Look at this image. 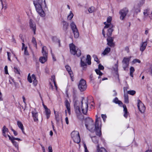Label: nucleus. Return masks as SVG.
Here are the masks:
<instances>
[{
  "label": "nucleus",
  "instance_id": "1",
  "mask_svg": "<svg viewBox=\"0 0 152 152\" xmlns=\"http://www.w3.org/2000/svg\"><path fill=\"white\" fill-rule=\"evenodd\" d=\"M73 102L75 113L78 118H79L82 113L86 114L88 107V99L87 98H83L81 101L77 100L76 97L73 96Z\"/></svg>",
  "mask_w": 152,
  "mask_h": 152
},
{
  "label": "nucleus",
  "instance_id": "2",
  "mask_svg": "<svg viewBox=\"0 0 152 152\" xmlns=\"http://www.w3.org/2000/svg\"><path fill=\"white\" fill-rule=\"evenodd\" d=\"M85 125L87 129L91 132L95 131L97 135H101L102 123L100 118L98 117L97 115H96L95 125L92 119L88 118L85 120Z\"/></svg>",
  "mask_w": 152,
  "mask_h": 152
},
{
  "label": "nucleus",
  "instance_id": "3",
  "mask_svg": "<svg viewBox=\"0 0 152 152\" xmlns=\"http://www.w3.org/2000/svg\"><path fill=\"white\" fill-rule=\"evenodd\" d=\"M34 5L36 10L38 14L41 16H44L45 13L42 9V6L44 5L46 6L45 0H36L34 1Z\"/></svg>",
  "mask_w": 152,
  "mask_h": 152
},
{
  "label": "nucleus",
  "instance_id": "4",
  "mask_svg": "<svg viewBox=\"0 0 152 152\" xmlns=\"http://www.w3.org/2000/svg\"><path fill=\"white\" fill-rule=\"evenodd\" d=\"M113 29H103L102 31V34L104 37L105 36H108L107 39V45L110 47H113L114 44L113 42V38L109 37L111 35Z\"/></svg>",
  "mask_w": 152,
  "mask_h": 152
},
{
  "label": "nucleus",
  "instance_id": "5",
  "mask_svg": "<svg viewBox=\"0 0 152 152\" xmlns=\"http://www.w3.org/2000/svg\"><path fill=\"white\" fill-rule=\"evenodd\" d=\"M91 57L89 55H87L86 58L84 56L81 57L80 64L83 70L86 69L87 68V64L89 65H91Z\"/></svg>",
  "mask_w": 152,
  "mask_h": 152
},
{
  "label": "nucleus",
  "instance_id": "6",
  "mask_svg": "<svg viewBox=\"0 0 152 152\" xmlns=\"http://www.w3.org/2000/svg\"><path fill=\"white\" fill-rule=\"evenodd\" d=\"M70 51L71 53L73 55H76L78 56H80L81 55V52L80 50L76 49L75 45L73 44L69 45Z\"/></svg>",
  "mask_w": 152,
  "mask_h": 152
},
{
  "label": "nucleus",
  "instance_id": "7",
  "mask_svg": "<svg viewBox=\"0 0 152 152\" xmlns=\"http://www.w3.org/2000/svg\"><path fill=\"white\" fill-rule=\"evenodd\" d=\"M72 138L74 141L77 144L80 141V138L79 133L77 131H74L71 134Z\"/></svg>",
  "mask_w": 152,
  "mask_h": 152
},
{
  "label": "nucleus",
  "instance_id": "8",
  "mask_svg": "<svg viewBox=\"0 0 152 152\" xmlns=\"http://www.w3.org/2000/svg\"><path fill=\"white\" fill-rule=\"evenodd\" d=\"M78 86L80 91L83 92L85 91L87 87L86 81L84 79H81L80 81Z\"/></svg>",
  "mask_w": 152,
  "mask_h": 152
},
{
  "label": "nucleus",
  "instance_id": "9",
  "mask_svg": "<svg viewBox=\"0 0 152 152\" xmlns=\"http://www.w3.org/2000/svg\"><path fill=\"white\" fill-rule=\"evenodd\" d=\"M27 80L29 83H31L33 82V85L34 86H36L38 83L37 80L34 74H32L31 75L29 73L28 76Z\"/></svg>",
  "mask_w": 152,
  "mask_h": 152
},
{
  "label": "nucleus",
  "instance_id": "10",
  "mask_svg": "<svg viewBox=\"0 0 152 152\" xmlns=\"http://www.w3.org/2000/svg\"><path fill=\"white\" fill-rule=\"evenodd\" d=\"M55 79V76H52L50 80H49L50 88L52 90H57V87L56 84Z\"/></svg>",
  "mask_w": 152,
  "mask_h": 152
},
{
  "label": "nucleus",
  "instance_id": "11",
  "mask_svg": "<svg viewBox=\"0 0 152 152\" xmlns=\"http://www.w3.org/2000/svg\"><path fill=\"white\" fill-rule=\"evenodd\" d=\"M131 58V56L124 57L122 61L123 63V67L124 70H126L129 65V62Z\"/></svg>",
  "mask_w": 152,
  "mask_h": 152
},
{
  "label": "nucleus",
  "instance_id": "12",
  "mask_svg": "<svg viewBox=\"0 0 152 152\" xmlns=\"http://www.w3.org/2000/svg\"><path fill=\"white\" fill-rule=\"evenodd\" d=\"M137 106L140 112L142 113H144L145 110V107L143 104L139 99L137 100Z\"/></svg>",
  "mask_w": 152,
  "mask_h": 152
},
{
  "label": "nucleus",
  "instance_id": "13",
  "mask_svg": "<svg viewBox=\"0 0 152 152\" xmlns=\"http://www.w3.org/2000/svg\"><path fill=\"white\" fill-rule=\"evenodd\" d=\"M65 105L66 108V110L65 111L66 116L67 115V113H68L69 115H70L71 114V107L70 103L67 100H65Z\"/></svg>",
  "mask_w": 152,
  "mask_h": 152
},
{
  "label": "nucleus",
  "instance_id": "14",
  "mask_svg": "<svg viewBox=\"0 0 152 152\" xmlns=\"http://www.w3.org/2000/svg\"><path fill=\"white\" fill-rule=\"evenodd\" d=\"M104 69V67L101 64H99L98 66V69H96L95 70V71L96 74L99 75L98 78L99 79L101 78V76L103 75L100 70H103Z\"/></svg>",
  "mask_w": 152,
  "mask_h": 152
},
{
  "label": "nucleus",
  "instance_id": "15",
  "mask_svg": "<svg viewBox=\"0 0 152 152\" xmlns=\"http://www.w3.org/2000/svg\"><path fill=\"white\" fill-rule=\"evenodd\" d=\"M128 10L126 8H125L121 10L119 12V13L121 15L120 16V19L122 20H123L128 13Z\"/></svg>",
  "mask_w": 152,
  "mask_h": 152
},
{
  "label": "nucleus",
  "instance_id": "16",
  "mask_svg": "<svg viewBox=\"0 0 152 152\" xmlns=\"http://www.w3.org/2000/svg\"><path fill=\"white\" fill-rule=\"evenodd\" d=\"M32 117L35 122H37L38 121V113L37 110L34 109L31 112Z\"/></svg>",
  "mask_w": 152,
  "mask_h": 152
},
{
  "label": "nucleus",
  "instance_id": "17",
  "mask_svg": "<svg viewBox=\"0 0 152 152\" xmlns=\"http://www.w3.org/2000/svg\"><path fill=\"white\" fill-rule=\"evenodd\" d=\"M42 105L45 109V113L46 116L47 118L48 119L50 117L51 114L50 110V109H48L44 104H43Z\"/></svg>",
  "mask_w": 152,
  "mask_h": 152
},
{
  "label": "nucleus",
  "instance_id": "18",
  "mask_svg": "<svg viewBox=\"0 0 152 152\" xmlns=\"http://www.w3.org/2000/svg\"><path fill=\"white\" fill-rule=\"evenodd\" d=\"M65 67L66 70L68 71L69 74V75L72 80V81H73L74 80V78L73 77V75L72 72L71 70L70 67L68 65H66L65 66Z\"/></svg>",
  "mask_w": 152,
  "mask_h": 152
},
{
  "label": "nucleus",
  "instance_id": "19",
  "mask_svg": "<svg viewBox=\"0 0 152 152\" xmlns=\"http://www.w3.org/2000/svg\"><path fill=\"white\" fill-rule=\"evenodd\" d=\"M147 41L145 42H142L140 46V50L142 52H143L145 49L147 45Z\"/></svg>",
  "mask_w": 152,
  "mask_h": 152
},
{
  "label": "nucleus",
  "instance_id": "20",
  "mask_svg": "<svg viewBox=\"0 0 152 152\" xmlns=\"http://www.w3.org/2000/svg\"><path fill=\"white\" fill-rule=\"evenodd\" d=\"M2 133L3 135L5 137L8 136L7 133L9 132L8 129L5 126H4L2 128Z\"/></svg>",
  "mask_w": 152,
  "mask_h": 152
},
{
  "label": "nucleus",
  "instance_id": "21",
  "mask_svg": "<svg viewBox=\"0 0 152 152\" xmlns=\"http://www.w3.org/2000/svg\"><path fill=\"white\" fill-rule=\"evenodd\" d=\"M8 137H9V140L11 141V142L13 145L14 146L15 148L17 149V150H18L19 149L18 143L15 140H13V139H11V136H10L9 135H8Z\"/></svg>",
  "mask_w": 152,
  "mask_h": 152
},
{
  "label": "nucleus",
  "instance_id": "22",
  "mask_svg": "<svg viewBox=\"0 0 152 152\" xmlns=\"http://www.w3.org/2000/svg\"><path fill=\"white\" fill-rule=\"evenodd\" d=\"M123 107L124 108V117L126 118L129 114V113L128 112L126 106L125 105H124Z\"/></svg>",
  "mask_w": 152,
  "mask_h": 152
},
{
  "label": "nucleus",
  "instance_id": "23",
  "mask_svg": "<svg viewBox=\"0 0 152 152\" xmlns=\"http://www.w3.org/2000/svg\"><path fill=\"white\" fill-rule=\"evenodd\" d=\"M97 152H107L106 150L103 147H99V145H98L96 146Z\"/></svg>",
  "mask_w": 152,
  "mask_h": 152
},
{
  "label": "nucleus",
  "instance_id": "24",
  "mask_svg": "<svg viewBox=\"0 0 152 152\" xmlns=\"http://www.w3.org/2000/svg\"><path fill=\"white\" fill-rule=\"evenodd\" d=\"M17 124L19 128L21 129L23 133H24V128L21 122L19 121H17Z\"/></svg>",
  "mask_w": 152,
  "mask_h": 152
},
{
  "label": "nucleus",
  "instance_id": "25",
  "mask_svg": "<svg viewBox=\"0 0 152 152\" xmlns=\"http://www.w3.org/2000/svg\"><path fill=\"white\" fill-rule=\"evenodd\" d=\"M48 56H43L40 57L39 61L42 63H45L47 60Z\"/></svg>",
  "mask_w": 152,
  "mask_h": 152
},
{
  "label": "nucleus",
  "instance_id": "26",
  "mask_svg": "<svg viewBox=\"0 0 152 152\" xmlns=\"http://www.w3.org/2000/svg\"><path fill=\"white\" fill-rule=\"evenodd\" d=\"M42 52L43 56H48V51L46 47L43 46L42 47Z\"/></svg>",
  "mask_w": 152,
  "mask_h": 152
},
{
  "label": "nucleus",
  "instance_id": "27",
  "mask_svg": "<svg viewBox=\"0 0 152 152\" xmlns=\"http://www.w3.org/2000/svg\"><path fill=\"white\" fill-rule=\"evenodd\" d=\"M118 60L117 61L116 63L112 67L113 70L116 72V74L118 73Z\"/></svg>",
  "mask_w": 152,
  "mask_h": 152
},
{
  "label": "nucleus",
  "instance_id": "28",
  "mask_svg": "<svg viewBox=\"0 0 152 152\" xmlns=\"http://www.w3.org/2000/svg\"><path fill=\"white\" fill-rule=\"evenodd\" d=\"M110 51V48L109 47H107L104 50L102 53L103 56H105L109 53Z\"/></svg>",
  "mask_w": 152,
  "mask_h": 152
},
{
  "label": "nucleus",
  "instance_id": "29",
  "mask_svg": "<svg viewBox=\"0 0 152 152\" xmlns=\"http://www.w3.org/2000/svg\"><path fill=\"white\" fill-rule=\"evenodd\" d=\"M72 31L73 33L74 37L77 38H78L79 37V32L78 31L77 29H72Z\"/></svg>",
  "mask_w": 152,
  "mask_h": 152
},
{
  "label": "nucleus",
  "instance_id": "30",
  "mask_svg": "<svg viewBox=\"0 0 152 152\" xmlns=\"http://www.w3.org/2000/svg\"><path fill=\"white\" fill-rule=\"evenodd\" d=\"M22 49L24 50V54L26 55H28L29 54L27 50V47H25V45L24 43H22Z\"/></svg>",
  "mask_w": 152,
  "mask_h": 152
},
{
  "label": "nucleus",
  "instance_id": "31",
  "mask_svg": "<svg viewBox=\"0 0 152 152\" xmlns=\"http://www.w3.org/2000/svg\"><path fill=\"white\" fill-rule=\"evenodd\" d=\"M104 24L105 25V26L104 27V28H112L114 27V26H113L111 23L107 24L106 22H104Z\"/></svg>",
  "mask_w": 152,
  "mask_h": 152
},
{
  "label": "nucleus",
  "instance_id": "32",
  "mask_svg": "<svg viewBox=\"0 0 152 152\" xmlns=\"http://www.w3.org/2000/svg\"><path fill=\"white\" fill-rule=\"evenodd\" d=\"M113 102L116 104H118L120 106H123V103L120 101L118 100L117 98H115L113 100Z\"/></svg>",
  "mask_w": 152,
  "mask_h": 152
},
{
  "label": "nucleus",
  "instance_id": "33",
  "mask_svg": "<svg viewBox=\"0 0 152 152\" xmlns=\"http://www.w3.org/2000/svg\"><path fill=\"white\" fill-rule=\"evenodd\" d=\"M54 112L55 115L56 120L57 122H58L60 120V118L59 116L58 113L56 112L54 110Z\"/></svg>",
  "mask_w": 152,
  "mask_h": 152
},
{
  "label": "nucleus",
  "instance_id": "34",
  "mask_svg": "<svg viewBox=\"0 0 152 152\" xmlns=\"http://www.w3.org/2000/svg\"><path fill=\"white\" fill-rule=\"evenodd\" d=\"M150 10L147 9L144 10L143 12V14L145 17H146L150 14V12H149Z\"/></svg>",
  "mask_w": 152,
  "mask_h": 152
},
{
  "label": "nucleus",
  "instance_id": "35",
  "mask_svg": "<svg viewBox=\"0 0 152 152\" xmlns=\"http://www.w3.org/2000/svg\"><path fill=\"white\" fill-rule=\"evenodd\" d=\"M130 76L133 77V73L135 71V69L134 67L131 66L130 68Z\"/></svg>",
  "mask_w": 152,
  "mask_h": 152
},
{
  "label": "nucleus",
  "instance_id": "36",
  "mask_svg": "<svg viewBox=\"0 0 152 152\" xmlns=\"http://www.w3.org/2000/svg\"><path fill=\"white\" fill-rule=\"evenodd\" d=\"M92 141L95 143H97L98 142V139L96 136L91 137Z\"/></svg>",
  "mask_w": 152,
  "mask_h": 152
},
{
  "label": "nucleus",
  "instance_id": "37",
  "mask_svg": "<svg viewBox=\"0 0 152 152\" xmlns=\"http://www.w3.org/2000/svg\"><path fill=\"white\" fill-rule=\"evenodd\" d=\"M32 43L33 44L34 46L36 48H37V44L35 38L33 37L31 41Z\"/></svg>",
  "mask_w": 152,
  "mask_h": 152
},
{
  "label": "nucleus",
  "instance_id": "38",
  "mask_svg": "<svg viewBox=\"0 0 152 152\" xmlns=\"http://www.w3.org/2000/svg\"><path fill=\"white\" fill-rule=\"evenodd\" d=\"M124 99L125 102L126 103H128L129 102L128 96L127 95H125V94L124 95Z\"/></svg>",
  "mask_w": 152,
  "mask_h": 152
},
{
  "label": "nucleus",
  "instance_id": "39",
  "mask_svg": "<svg viewBox=\"0 0 152 152\" xmlns=\"http://www.w3.org/2000/svg\"><path fill=\"white\" fill-rule=\"evenodd\" d=\"M70 27L71 28H77L75 22L72 21L70 25Z\"/></svg>",
  "mask_w": 152,
  "mask_h": 152
},
{
  "label": "nucleus",
  "instance_id": "40",
  "mask_svg": "<svg viewBox=\"0 0 152 152\" xmlns=\"http://www.w3.org/2000/svg\"><path fill=\"white\" fill-rule=\"evenodd\" d=\"M74 16L73 13L71 11H70L69 15L67 16V19L69 20H71L73 17Z\"/></svg>",
  "mask_w": 152,
  "mask_h": 152
},
{
  "label": "nucleus",
  "instance_id": "41",
  "mask_svg": "<svg viewBox=\"0 0 152 152\" xmlns=\"http://www.w3.org/2000/svg\"><path fill=\"white\" fill-rule=\"evenodd\" d=\"M30 26L31 28H36V25L34 23H33L31 20H30Z\"/></svg>",
  "mask_w": 152,
  "mask_h": 152
},
{
  "label": "nucleus",
  "instance_id": "42",
  "mask_svg": "<svg viewBox=\"0 0 152 152\" xmlns=\"http://www.w3.org/2000/svg\"><path fill=\"white\" fill-rule=\"evenodd\" d=\"M52 40L54 42H58L60 44V40L56 37H53L52 38Z\"/></svg>",
  "mask_w": 152,
  "mask_h": 152
},
{
  "label": "nucleus",
  "instance_id": "43",
  "mask_svg": "<svg viewBox=\"0 0 152 152\" xmlns=\"http://www.w3.org/2000/svg\"><path fill=\"white\" fill-rule=\"evenodd\" d=\"M14 72L18 74H20V69L16 67H14Z\"/></svg>",
  "mask_w": 152,
  "mask_h": 152
},
{
  "label": "nucleus",
  "instance_id": "44",
  "mask_svg": "<svg viewBox=\"0 0 152 152\" xmlns=\"http://www.w3.org/2000/svg\"><path fill=\"white\" fill-rule=\"evenodd\" d=\"M136 92L134 90L129 91H127L128 94L132 95H134L135 94Z\"/></svg>",
  "mask_w": 152,
  "mask_h": 152
},
{
  "label": "nucleus",
  "instance_id": "45",
  "mask_svg": "<svg viewBox=\"0 0 152 152\" xmlns=\"http://www.w3.org/2000/svg\"><path fill=\"white\" fill-rule=\"evenodd\" d=\"M88 11L90 13H92L94 11V8L93 7H91L89 8Z\"/></svg>",
  "mask_w": 152,
  "mask_h": 152
},
{
  "label": "nucleus",
  "instance_id": "46",
  "mask_svg": "<svg viewBox=\"0 0 152 152\" xmlns=\"http://www.w3.org/2000/svg\"><path fill=\"white\" fill-rule=\"evenodd\" d=\"M137 62L140 63V61L139 59H134L132 61V64H133Z\"/></svg>",
  "mask_w": 152,
  "mask_h": 152
},
{
  "label": "nucleus",
  "instance_id": "47",
  "mask_svg": "<svg viewBox=\"0 0 152 152\" xmlns=\"http://www.w3.org/2000/svg\"><path fill=\"white\" fill-rule=\"evenodd\" d=\"M0 0L1 5H2V9H3V8H4V4H6V3H7L6 1V0Z\"/></svg>",
  "mask_w": 152,
  "mask_h": 152
},
{
  "label": "nucleus",
  "instance_id": "48",
  "mask_svg": "<svg viewBox=\"0 0 152 152\" xmlns=\"http://www.w3.org/2000/svg\"><path fill=\"white\" fill-rule=\"evenodd\" d=\"M83 146L84 148V152H89L85 143H83Z\"/></svg>",
  "mask_w": 152,
  "mask_h": 152
},
{
  "label": "nucleus",
  "instance_id": "49",
  "mask_svg": "<svg viewBox=\"0 0 152 152\" xmlns=\"http://www.w3.org/2000/svg\"><path fill=\"white\" fill-rule=\"evenodd\" d=\"M112 17H111L109 16L108 17L107 20V23H111L110 22L112 20Z\"/></svg>",
  "mask_w": 152,
  "mask_h": 152
},
{
  "label": "nucleus",
  "instance_id": "50",
  "mask_svg": "<svg viewBox=\"0 0 152 152\" xmlns=\"http://www.w3.org/2000/svg\"><path fill=\"white\" fill-rule=\"evenodd\" d=\"M7 56H8V60L10 61H11V59H10V57L11 56V53L8 52H7Z\"/></svg>",
  "mask_w": 152,
  "mask_h": 152
},
{
  "label": "nucleus",
  "instance_id": "51",
  "mask_svg": "<svg viewBox=\"0 0 152 152\" xmlns=\"http://www.w3.org/2000/svg\"><path fill=\"white\" fill-rule=\"evenodd\" d=\"M93 57L94 58V60L97 62L98 63H99V61L98 60L97 56L96 55H94Z\"/></svg>",
  "mask_w": 152,
  "mask_h": 152
},
{
  "label": "nucleus",
  "instance_id": "52",
  "mask_svg": "<svg viewBox=\"0 0 152 152\" xmlns=\"http://www.w3.org/2000/svg\"><path fill=\"white\" fill-rule=\"evenodd\" d=\"M11 138L12 139H13V140H18L19 141L21 140L20 139H19L18 138H15L13 137H11Z\"/></svg>",
  "mask_w": 152,
  "mask_h": 152
},
{
  "label": "nucleus",
  "instance_id": "53",
  "mask_svg": "<svg viewBox=\"0 0 152 152\" xmlns=\"http://www.w3.org/2000/svg\"><path fill=\"white\" fill-rule=\"evenodd\" d=\"M4 72L6 74H8V72L7 66H5L4 67Z\"/></svg>",
  "mask_w": 152,
  "mask_h": 152
},
{
  "label": "nucleus",
  "instance_id": "54",
  "mask_svg": "<svg viewBox=\"0 0 152 152\" xmlns=\"http://www.w3.org/2000/svg\"><path fill=\"white\" fill-rule=\"evenodd\" d=\"M63 24L64 26V28H67V27L68 26V24L66 22L64 21L63 22Z\"/></svg>",
  "mask_w": 152,
  "mask_h": 152
},
{
  "label": "nucleus",
  "instance_id": "55",
  "mask_svg": "<svg viewBox=\"0 0 152 152\" xmlns=\"http://www.w3.org/2000/svg\"><path fill=\"white\" fill-rule=\"evenodd\" d=\"M101 116L102 117V118L103 121H105V120L106 118V115H105L102 114Z\"/></svg>",
  "mask_w": 152,
  "mask_h": 152
},
{
  "label": "nucleus",
  "instance_id": "56",
  "mask_svg": "<svg viewBox=\"0 0 152 152\" xmlns=\"http://www.w3.org/2000/svg\"><path fill=\"white\" fill-rule=\"evenodd\" d=\"M48 152H53V150L52 147L51 146H50L48 147Z\"/></svg>",
  "mask_w": 152,
  "mask_h": 152
},
{
  "label": "nucleus",
  "instance_id": "57",
  "mask_svg": "<svg viewBox=\"0 0 152 152\" xmlns=\"http://www.w3.org/2000/svg\"><path fill=\"white\" fill-rule=\"evenodd\" d=\"M65 121H66V123L67 124H69V121H68V118L67 117H66L65 118Z\"/></svg>",
  "mask_w": 152,
  "mask_h": 152
},
{
  "label": "nucleus",
  "instance_id": "58",
  "mask_svg": "<svg viewBox=\"0 0 152 152\" xmlns=\"http://www.w3.org/2000/svg\"><path fill=\"white\" fill-rule=\"evenodd\" d=\"M41 146L42 147V149L43 151V152H46L45 151V150L44 148V147L42 145H41Z\"/></svg>",
  "mask_w": 152,
  "mask_h": 152
},
{
  "label": "nucleus",
  "instance_id": "59",
  "mask_svg": "<svg viewBox=\"0 0 152 152\" xmlns=\"http://www.w3.org/2000/svg\"><path fill=\"white\" fill-rule=\"evenodd\" d=\"M3 100V98H2V95L1 93H0V101H2Z\"/></svg>",
  "mask_w": 152,
  "mask_h": 152
},
{
  "label": "nucleus",
  "instance_id": "60",
  "mask_svg": "<svg viewBox=\"0 0 152 152\" xmlns=\"http://www.w3.org/2000/svg\"><path fill=\"white\" fill-rule=\"evenodd\" d=\"M152 152V150H151V149H149V148L146 150L145 152Z\"/></svg>",
  "mask_w": 152,
  "mask_h": 152
},
{
  "label": "nucleus",
  "instance_id": "61",
  "mask_svg": "<svg viewBox=\"0 0 152 152\" xmlns=\"http://www.w3.org/2000/svg\"><path fill=\"white\" fill-rule=\"evenodd\" d=\"M45 72L47 73H48L49 72V69L48 68H46L45 69Z\"/></svg>",
  "mask_w": 152,
  "mask_h": 152
},
{
  "label": "nucleus",
  "instance_id": "62",
  "mask_svg": "<svg viewBox=\"0 0 152 152\" xmlns=\"http://www.w3.org/2000/svg\"><path fill=\"white\" fill-rule=\"evenodd\" d=\"M13 133H14V134L15 136H16L18 134L17 132L15 131H13Z\"/></svg>",
  "mask_w": 152,
  "mask_h": 152
},
{
  "label": "nucleus",
  "instance_id": "63",
  "mask_svg": "<svg viewBox=\"0 0 152 152\" xmlns=\"http://www.w3.org/2000/svg\"><path fill=\"white\" fill-rule=\"evenodd\" d=\"M127 88L124 87V93H125V91H127Z\"/></svg>",
  "mask_w": 152,
  "mask_h": 152
},
{
  "label": "nucleus",
  "instance_id": "64",
  "mask_svg": "<svg viewBox=\"0 0 152 152\" xmlns=\"http://www.w3.org/2000/svg\"><path fill=\"white\" fill-rule=\"evenodd\" d=\"M50 134L51 136H52L53 135V132L52 131H50Z\"/></svg>",
  "mask_w": 152,
  "mask_h": 152
}]
</instances>
